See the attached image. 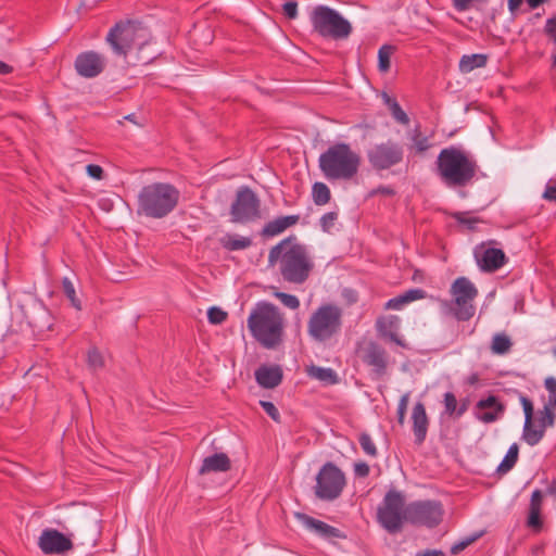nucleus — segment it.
<instances>
[{
  "label": "nucleus",
  "mask_w": 556,
  "mask_h": 556,
  "mask_svg": "<svg viewBox=\"0 0 556 556\" xmlns=\"http://www.w3.org/2000/svg\"><path fill=\"white\" fill-rule=\"evenodd\" d=\"M247 326L252 337L265 349H276L283 340V314L268 301H258L254 304Z\"/></svg>",
  "instance_id": "f257e3e1"
},
{
  "label": "nucleus",
  "mask_w": 556,
  "mask_h": 556,
  "mask_svg": "<svg viewBox=\"0 0 556 556\" xmlns=\"http://www.w3.org/2000/svg\"><path fill=\"white\" fill-rule=\"evenodd\" d=\"M407 304L406 301L404 300V296H403V293L397 295V296H394L392 299H390L387 304H386V308L388 309H393V311H400L403 308V306Z\"/></svg>",
  "instance_id": "603ef678"
},
{
  "label": "nucleus",
  "mask_w": 556,
  "mask_h": 556,
  "mask_svg": "<svg viewBox=\"0 0 556 556\" xmlns=\"http://www.w3.org/2000/svg\"><path fill=\"white\" fill-rule=\"evenodd\" d=\"M505 406L498 401V397L490 394L485 399H480L473 407V416L483 424H492L502 418Z\"/></svg>",
  "instance_id": "6ab92c4d"
},
{
  "label": "nucleus",
  "mask_w": 556,
  "mask_h": 556,
  "mask_svg": "<svg viewBox=\"0 0 556 556\" xmlns=\"http://www.w3.org/2000/svg\"><path fill=\"white\" fill-rule=\"evenodd\" d=\"M408 396H409V394L405 393L401 397V400L399 402V405H397V417H399V422L400 424H403L404 419H405V413H406V408H407Z\"/></svg>",
  "instance_id": "864d4df0"
},
{
  "label": "nucleus",
  "mask_w": 556,
  "mask_h": 556,
  "mask_svg": "<svg viewBox=\"0 0 556 556\" xmlns=\"http://www.w3.org/2000/svg\"><path fill=\"white\" fill-rule=\"evenodd\" d=\"M139 30L141 29L134 22H118L106 35V42L115 54L126 56L135 46L143 43L137 40Z\"/></svg>",
  "instance_id": "2eb2a0df"
},
{
  "label": "nucleus",
  "mask_w": 556,
  "mask_h": 556,
  "mask_svg": "<svg viewBox=\"0 0 556 556\" xmlns=\"http://www.w3.org/2000/svg\"><path fill=\"white\" fill-rule=\"evenodd\" d=\"M518 454H519V446L517 443H513L508 447L504 458L497 466L496 471L498 473H507L508 471H510L518 460Z\"/></svg>",
  "instance_id": "c85d7f7f"
},
{
  "label": "nucleus",
  "mask_w": 556,
  "mask_h": 556,
  "mask_svg": "<svg viewBox=\"0 0 556 556\" xmlns=\"http://www.w3.org/2000/svg\"><path fill=\"white\" fill-rule=\"evenodd\" d=\"M311 23L315 31L323 37L343 39L352 31L351 23L337 10L319 4L311 14Z\"/></svg>",
  "instance_id": "1a4fd4ad"
},
{
  "label": "nucleus",
  "mask_w": 556,
  "mask_h": 556,
  "mask_svg": "<svg viewBox=\"0 0 556 556\" xmlns=\"http://www.w3.org/2000/svg\"><path fill=\"white\" fill-rule=\"evenodd\" d=\"M452 301H442V313L455 317L458 321L469 320L476 312L472 304L478 295V289L467 277H458L451 286Z\"/></svg>",
  "instance_id": "423d86ee"
},
{
  "label": "nucleus",
  "mask_w": 556,
  "mask_h": 556,
  "mask_svg": "<svg viewBox=\"0 0 556 556\" xmlns=\"http://www.w3.org/2000/svg\"><path fill=\"white\" fill-rule=\"evenodd\" d=\"M358 442L365 454H367L370 457L377 456V447L368 433H361Z\"/></svg>",
  "instance_id": "58836bf2"
},
{
  "label": "nucleus",
  "mask_w": 556,
  "mask_h": 556,
  "mask_svg": "<svg viewBox=\"0 0 556 556\" xmlns=\"http://www.w3.org/2000/svg\"><path fill=\"white\" fill-rule=\"evenodd\" d=\"M543 199L547 201H556V184L548 182L543 192Z\"/></svg>",
  "instance_id": "4d7b16f0"
},
{
  "label": "nucleus",
  "mask_w": 556,
  "mask_h": 556,
  "mask_svg": "<svg viewBox=\"0 0 556 556\" xmlns=\"http://www.w3.org/2000/svg\"><path fill=\"white\" fill-rule=\"evenodd\" d=\"M390 113L395 122H397L401 125L407 126L409 124V117L406 114V112L401 108L399 102L392 103V108L390 110Z\"/></svg>",
  "instance_id": "79ce46f5"
},
{
  "label": "nucleus",
  "mask_w": 556,
  "mask_h": 556,
  "mask_svg": "<svg viewBox=\"0 0 556 556\" xmlns=\"http://www.w3.org/2000/svg\"><path fill=\"white\" fill-rule=\"evenodd\" d=\"M544 387L548 392V395H553L556 393V378L555 377H547L544 381Z\"/></svg>",
  "instance_id": "bf43d9fd"
},
{
  "label": "nucleus",
  "mask_w": 556,
  "mask_h": 556,
  "mask_svg": "<svg viewBox=\"0 0 556 556\" xmlns=\"http://www.w3.org/2000/svg\"><path fill=\"white\" fill-rule=\"evenodd\" d=\"M174 208V188L155 182L144 186L138 194L137 213L151 218H162Z\"/></svg>",
  "instance_id": "39448f33"
},
{
  "label": "nucleus",
  "mask_w": 556,
  "mask_h": 556,
  "mask_svg": "<svg viewBox=\"0 0 556 556\" xmlns=\"http://www.w3.org/2000/svg\"><path fill=\"white\" fill-rule=\"evenodd\" d=\"M283 223L285 228L287 229L290 226L295 225L299 222L300 216L299 215H287V216H280Z\"/></svg>",
  "instance_id": "052dcab7"
},
{
  "label": "nucleus",
  "mask_w": 556,
  "mask_h": 556,
  "mask_svg": "<svg viewBox=\"0 0 556 556\" xmlns=\"http://www.w3.org/2000/svg\"><path fill=\"white\" fill-rule=\"evenodd\" d=\"M443 506L435 500L414 501L406 505V521L413 526L434 528L443 518Z\"/></svg>",
  "instance_id": "4468645a"
},
{
  "label": "nucleus",
  "mask_w": 556,
  "mask_h": 556,
  "mask_svg": "<svg viewBox=\"0 0 556 556\" xmlns=\"http://www.w3.org/2000/svg\"><path fill=\"white\" fill-rule=\"evenodd\" d=\"M366 155L370 166L375 170L381 172L401 164L404 160L405 149L401 142L388 139L372 144Z\"/></svg>",
  "instance_id": "f8f14e48"
},
{
  "label": "nucleus",
  "mask_w": 556,
  "mask_h": 556,
  "mask_svg": "<svg viewBox=\"0 0 556 556\" xmlns=\"http://www.w3.org/2000/svg\"><path fill=\"white\" fill-rule=\"evenodd\" d=\"M260 405L265 410V413L275 421H278L280 418L279 410L275 406L273 402L269 401H260Z\"/></svg>",
  "instance_id": "8fccbe9b"
},
{
  "label": "nucleus",
  "mask_w": 556,
  "mask_h": 556,
  "mask_svg": "<svg viewBox=\"0 0 556 556\" xmlns=\"http://www.w3.org/2000/svg\"><path fill=\"white\" fill-rule=\"evenodd\" d=\"M369 466L366 463L355 464L354 472L358 477H367L369 475Z\"/></svg>",
  "instance_id": "13d9d810"
},
{
  "label": "nucleus",
  "mask_w": 556,
  "mask_h": 556,
  "mask_svg": "<svg viewBox=\"0 0 556 556\" xmlns=\"http://www.w3.org/2000/svg\"><path fill=\"white\" fill-rule=\"evenodd\" d=\"M38 546L43 554L61 555L73 548V542L62 532L47 528L42 530L38 539Z\"/></svg>",
  "instance_id": "f3484780"
},
{
  "label": "nucleus",
  "mask_w": 556,
  "mask_h": 556,
  "mask_svg": "<svg viewBox=\"0 0 556 556\" xmlns=\"http://www.w3.org/2000/svg\"><path fill=\"white\" fill-rule=\"evenodd\" d=\"M230 459L225 453H214L203 458L199 469L201 475L208 472H226L230 469Z\"/></svg>",
  "instance_id": "393cba45"
},
{
  "label": "nucleus",
  "mask_w": 556,
  "mask_h": 556,
  "mask_svg": "<svg viewBox=\"0 0 556 556\" xmlns=\"http://www.w3.org/2000/svg\"><path fill=\"white\" fill-rule=\"evenodd\" d=\"M408 139L412 143L410 149L416 153L421 154L428 151L431 148V142L428 136H424L419 128L416 127L408 134Z\"/></svg>",
  "instance_id": "cd10ccee"
},
{
  "label": "nucleus",
  "mask_w": 556,
  "mask_h": 556,
  "mask_svg": "<svg viewBox=\"0 0 556 556\" xmlns=\"http://www.w3.org/2000/svg\"><path fill=\"white\" fill-rule=\"evenodd\" d=\"M282 10L285 15L290 20H295L299 15L298 12V2L295 1H287L282 5Z\"/></svg>",
  "instance_id": "3c124183"
},
{
  "label": "nucleus",
  "mask_w": 556,
  "mask_h": 556,
  "mask_svg": "<svg viewBox=\"0 0 556 556\" xmlns=\"http://www.w3.org/2000/svg\"><path fill=\"white\" fill-rule=\"evenodd\" d=\"M404 300L406 303H410L417 300H422L427 296V292L420 288L409 289L403 292Z\"/></svg>",
  "instance_id": "49530a36"
},
{
  "label": "nucleus",
  "mask_w": 556,
  "mask_h": 556,
  "mask_svg": "<svg viewBox=\"0 0 556 556\" xmlns=\"http://www.w3.org/2000/svg\"><path fill=\"white\" fill-rule=\"evenodd\" d=\"M478 382H479V375L477 372H471L466 378V383L469 386H476V384H478Z\"/></svg>",
  "instance_id": "0e129e2a"
},
{
  "label": "nucleus",
  "mask_w": 556,
  "mask_h": 556,
  "mask_svg": "<svg viewBox=\"0 0 556 556\" xmlns=\"http://www.w3.org/2000/svg\"><path fill=\"white\" fill-rule=\"evenodd\" d=\"M475 258L482 271H495L505 264V253L497 248L475 249Z\"/></svg>",
  "instance_id": "aec40b11"
},
{
  "label": "nucleus",
  "mask_w": 556,
  "mask_h": 556,
  "mask_svg": "<svg viewBox=\"0 0 556 556\" xmlns=\"http://www.w3.org/2000/svg\"><path fill=\"white\" fill-rule=\"evenodd\" d=\"M299 518L302 520L303 525L325 540H332V539H344L345 535L342 533L341 530H339L336 527H332L321 520H318L316 518H313L311 516H307L305 514H300Z\"/></svg>",
  "instance_id": "4be33fe9"
},
{
  "label": "nucleus",
  "mask_w": 556,
  "mask_h": 556,
  "mask_svg": "<svg viewBox=\"0 0 556 556\" xmlns=\"http://www.w3.org/2000/svg\"><path fill=\"white\" fill-rule=\"evenodd\" d=\"M522 1L523 0H508V10L513 15H515L516 10L519 8Z\"/></svg>",
  "instance_id": "e2e57ef3"
},
{
  "label": "nucleus",
  "mask_w": 556,
  "mask_h": 556,
  "mask_svg": "<svg viewBox=\"0 0 556 556\" xmlns=\"http://www.w3.org/2000/svg\"><path fill=\"white\" fill-rule=\"evenodd\" d=\"M338 219V214L336 212L325 213L320 219L319 225L324 232H330L334 226L336 220Z\"/></svg>",
  "instance_id": "37998d69"
},
{
  "label": "nucleus",
  "mask_w": 556,
  "mask_h": 556,
  "mask_svg": "<svg viewBox=\"0 0 556 556\" xmlns=\"http://www.w3.org/2000/svg\"><path fill=\"white\" fill-rule=\"evenodd\" d=\"M377 521L389 533H397L406 521L404 495L397 490H389L377 508Z\"/></svg>",
  "instance_id": "9d476101"
},
{
  "label": "nucleus",
  "mask_w": 556,
  "mask_h": 556,
  "mask_svg": "<svg viewBox=\"0 0 556 556\" xmlns=\"http://www.w3.org/2000/svg\"><path fill=\"white\" fill-rule=\"evenodd\" d=\"M513 342L506 333H495L492 338L491 350L493 354L505 355L509 352Z\"/></svg>",
  "instance_id": "c756f323"
},
{
  "label": "nucleus",
  "mask_w": 556,
  "mask_h": 556,
  "mask_svg": "<svg viewBox=\"0 0 556 556\" xmlns=\"http://www.w3.org/2000/svg\"><path fill=\"white\" fill-rule=\"evenodd\" d=\"M13 72V67L2 61H0V74L8 75Z\"/></svg>",
  "instance_id": "338daca9"
},
{
  "label": "nucleus",
  "mask_w": 556,
  "mask_h": 556,
  "mask_svg": "<svg viewBox=\"0 0 556 556\" xmlns=\"http://www.w3.org/2000/svg\"><path fill=\"white\" fill-rule=\"evenodd\" d=\"M481 536V533H475L472 535H469L465 538L464 540L453 544L451 546V554L456 555L463 549H465L468 545L473 543L476 540H478Z\"/></svg>",
  "instance_id": "c03bdc74"
},
{
  "label": "nucleus",
  "mask_w": 556,
  "mask_h": 556,
  "mask_svg": "<svg viewBox=\"0 0 556 556\" xmlns=\"http://www.w3.org/2000/svg\"><path fill=\"white\" fill-rule=\"evenodd\" d=\"M227 318V313L223 311L220 307L211 306L207 309V320L212 325H220Z\"/></svg>",
  "instance_id": "a19ab883"
},
{
  "label": "nucleus",
  "mask_w": 556,
  "mask_h": 556,
  "mask_svg": "<svg viewBox=\"0 0 556 556\" xmlns=\"http://www.w3.org/2000/svg\"><path fill=\"white\" fill-rule=\"evenodd\" d=\"M286 228L283 226L281 217H277L270 222H268L262 229V235L264 237H275L282 231H285Z\"/></svg>",
  "instance_id": "f704fd0d"
},
{
  "label": "nucleus",
  "mask_w": 556,
  "mask_h": 556,
  "mask_svg": "<svg viewBox=\"0 0 556 556\" xmlns=\"http://www.w3.org/2000/svg\"><path fill=\"white\" fill-rule=\"evenodd\" d=\"M308 377L318 380L325 386H333L339 382V376L337 371L330 367H320L312 365L307 369Z\"/></svg>",
  "instance_id": "a878e982"
},
{
  "label": "nucleus",
  "mask_w": 556,
  "mask_h": 556,
  "mask_svg": "<svg viewBox=\"0 0 556 556\" xmlns=\"http://www.w3.org/2000/svg\"><path fill=\"white\" fill-rule=\"evenodd\" d=\"M88 367L93 371L101 369L104 366V359L98 349L92 348L87 354Z\"/></svg>",
  "instance_id": "4c0bfd02"
},
{
  "label": "nucleus",
  "mask_w": 556,
  "mask_h": 556,
  "mask_svg": "<svg viewBox=\"0 0 556 556\" xmlns=\"http://www.w3.org/2000/svg\"><path fill=\"white\" fill-rule=\"evenodd\" d=\"M527 525L531 528H540L542 526L540 507H529Z\"/></svg>",
  "instance_id": "a18cd8bd"
},
{
  "label": "nucleus",
  "mask_w": 556,
  "mask_h": 556,
  "mask_svg": "<svg viewBox=\"0 0 556 556\" xmlns=\"http://www.w3.org/2000/svg\"><path fill=\"white\" fill-rule=\"evenodd\" d=\"M256 382L265 389H274L282 381V370L278 365H262L255 370Z\"/></svg>",
  "instance_id": "5701e85b"
},
{
  "label": "nucleus",
  "mask_w": 556,
  "mask_h": 556,
  "mask_svg": "<svg viewBox=\"0 0 556 556\" xmlns=\"http://www.w3.org/2000/svg\"><path fill=\"white\" fill-rule=\"evenodd\" d=\"M62 288H63L64 294L71 301V304L73 305V307H75L76 309L80 311L81 309V303H80V301L76 296L75 287H74V285H73V282L71 281L70 278H67V277L63 278V280H62Z\"/></svg>",
  "instance_id": "72a5a7b5"
},
{
  "label": "nucleus",
  "mask_w": 556,
  "mask_h": 556,
  "mask_svg": "<svg viewBox=\"0 0 556 556\" xmlns=\"http://www.w3.org/2000/svg\"><path fill=\"white\" fill-rule=\"evenodd\" d=\"M543 496H544L543 491L535 489L531 494L529 507H540L541 508Z\"/></svg>",
  "instance_id": "6e6d98bb"
},
{
  "label": "nucleus",
  "mask_w": 556,
  "mask_h": 556,
  "mask_svg": "<svg viewBox=\"0 0 556 556\" xmlns=\"http://www.w3.org/2000/svg\"><path fill=\"white\" fill-rule=\"evenodd\" d=\"M391 325H387V323L383 320L377 321V330L382 337L388 338L390 341L394 342L400 346H404L405 344L403 340L399 338V336L395 332L391 331L389 329Z\"/></svg>",
  "instance_id": "e433bc0d"
},
{
  "label": "nucleus",
  "mask_w": 556,
  "mask_h": 556,
  "mask_svg": "<svg viewBox=\"0 0 556 556\" xmlns=\"http://www.w3.org/2000/svg\"><path fill=\"white\" fill-rule=\"evenodd\" d=\"M274 295L288 308L290 309H298L300 307V300L298 299V296L293 295V294H290V293H286V292H281V291H277L274 293Z\"/></svg>",
  "instance_id": "ea45409f"
},
{
  "label": "nucleus",
  "mask_w": 556,
  "mask_h": 556,
  "mask_svg": "<svg viewBox=\"0 0 556 556\" xmlns=\"http://www.w3.org/2000/svg\"><path fill=\"white\" fill-rule=\"evenodd\" d=\"M422 556H445V554L440 549H434L425 552Z\"/></svg>",
  "instance_id": "774afa93"
},
{
  "label": "nucleus",
  "mask_w": 556,
  "mask_h": 556,
  "mask_svg": "<svg viewBox=\"0 0 556 556\" xmlns=\"http://www.w3.org/2000/svg\"><path fill=\"white\" fill-rule=\"evenodd\" d=\"M383 103L391 110L392 103L397 102L396 99L390 97L387 92L382 93Z\"/></svg>",
  "instance_id": "69168bd1"
},
{
  "label": "nucleus",
  "mask_w": 556,
  "mask_h": 556,
  "mask_svg": "<svg viewBox=\"0 0 556 556\" xmlns=\"http://www.w3.org/2000/svg\"><path fill=\"white\" fill-rule=\"evenodd\" d=\"M444 408L448 415H455L457 409V401L452 392H445L444 394Z\"/></svg>",
  "instance_id": "09e8293b"
},
{
  "label": "nucleus",
  "mask_w": 556,
  "mask_h": 556,
  "mask_svg": "<svg viewBox=\"0 0 556 556\" xmlns=\"http://www.w3.org/2000/svg\"><path fill=\"white\" fill-rule=\"evenodd\" d=\"M488 58L482 53L464 54L459 61V71L468 74L476 68L485 66Z\"/></svg>",
  "instance_id": "bb28decb"
},
{
  "label": "nucleus",
  "mask_w": 556,
  "mask_h": 556,
  "mask_svg": "<svg viewBox=\"0 0 556 556\" xmlns=\"http://www.w3.org/2000/svg\"><path fill=\"white\" fill-rule=\"evenodd\" d=\"M86 170L87 174L93 179L101 180L103 178L104 172L102 167L97 164H88Z\"/></svg>",
  "instance_id": "5fc2aeb1"
},
{
  "label": "nucleus",
  "mask_w": 556,
  "mask_h": 556,
  "mask_svg": "<svg viewBox=\"0 0 556 556\" xmlns=\"http://www.w3.org/2000/svg\"><path fill=\"white\" fill-rule=\"evenodd\" d=\"M106 66V59L99 52L89 50L79 53L74 62L76 73L84 78L99 76Z\"/></svg>",
  "instance_id": "dca6fc26"
},
{
  "label": "nucleus",
  "mask_w": 556,
  "mask_h": 556,
  "mask_svg": "<svg viewBox=\"0 0 556 556\" xmlns=\"http://www.w3.org/2000/svg\"><path fill=\"white\" fill-rule=\"evenodd\" d=\"M359 165V154L345 142L329 146L318 157L319 169L327 180H351Z\"/></svg>",
  "instance_id": "20e7f679"
},
{
  "label": "nucleus",
  "mask_w": 556,
  "mask_h": 556,
  "mask_svg": "<svg viewBox=\"0 0 556 556\" xmlns=\"http://www.w3.org/2000/svg\"><path fill=\"white\" fill-rule=\"evenodd\" d=\"M545 483H546V489L543 492V494L556 497V479H553L551 482L545 480Z\"/></svg>",
  "instance_id": "680f3d73"
},
{
  "label": "nucleus",
  "mask_w": 556,
  "mask_h": 556,
  "mask_svg": "<svg viewBox=\"0 0 556 556\" xmlns=\"http://www.w3.org/2000/svg\"><path fill=\"white\" fill-rule=\"evenodd\" d=\"M345 484L344 472L334 463L327 462L316 476L314 492L317 498L332 502L342 494Z\"/></svg>",
  "instance_id": "9b49d317"
},
{
  "label": "nucleus",
  "mask_w": 556,
  "mask_h": 556,
  "mask_svg": "<svg viewBox=\"0 0 556 556\" xmlns=\"http://www.w3.org/2000/svg\"><path fill=\"white\" fill-rule=\"evenodd\" d=\"M330 189L329 187L320 181H317L312 187V198L316 205H325L330 200Z\"/></svg>",
  "instance_id": "2f4dec72"
},
{
  "label": "nucleus",
  "mask_w": 556,
  "mask_h": 556,
  "mask_svg": "<svg viewBox=\"0 0 556 556\" xmlns=\"http://www.w3.org/2000/svg\"><path fill=\"white\" fill-rule=\"evenodd\" d=\"M412 419L415 443L421 444L426 440L428 431V417L426 414V408L421 402H417L414 405Z\"/></svg>",
  "instance_id": "b1692460"
},
{
  "label": "nucleus",
  "mask_w": 556,
  "mask_h": 556,
  "mask_svg": "<svg viewBox=\"0 0 556 556\" xmlns=\"http://www.w3.org/2000/svg\"><path fill=\"white\" fill-rule=\"evenodd\" d=\"M251 244L252 239L250 237L231 235L227 237L223 245L228 251H241L249 248Z\"/></svg>",
  "instance_id": "7c9ffc66"
},
{
  "label": "nucleus",
  "mask_w": 556,
  "mask_h": 556,
  "mask_svg": "<svg viewBox=\"0 0 556 556\" xmlns=\"http://www.w3.org/2000/svg\"><path fill=\"white\" fill-rule=\"evenodd\" d=\"M342 328V309L334 304L317 307L307 321V333L315 342L325 343Z\"/></svg>",
  "instance_id": "0eeeda50"
},
{
  "label": "nucleus",
  "mask_w": 556,
  "mask_h": 556,
  "mask_svg": "<svg viewBox=\"0 0 556 556\" xmlns=\"http://www.w3.org/2000/svg\"><path fill=\"white\" fill-rule=\"evenodd\" d=\"M24 317L35 331L43 332L52 327V316L41 301H30L24 307Z\"/></svg>",
  "instance_id": "a211bd4d"
},
{
  "label": "nucleus",
  "mask_w": 556,
  "mask_h": 556,
  "mask_svg": "<svg viewBox=\"0 0 556 556\" xmlns=\"http://www.w3.org/2000/svg\"><path fill=\"white\" fill-rule=\"evenodd\" d=\"M519 402L522 406L525 422L522 427L521 439L530 446L538 445L545 435L548 427L555 424L556 414L552 406L545 404L542 409L538 410V424H533V403L522 393H519Z\"/></svg>",
  "instance_id": "6e6552de"
},
{
  "label": "nucleus",
  "mask_w": 556,
  "mask_h": 556,
  "mask_svg": "<svg viewBox=\"0 0 556 556\" xmlns=\"http://www.w3.org/2000/svg\"><path fill=\"white\" fill-rule=\"evenodd\" d=\"M544 33L556 46V14L546 20L544 25Z\"/></svg>",
  "instance_id": "de8ad7c7"
},
{
  "label": "nucleus",
  "mask_w": 556,
  "mask_h": 556,
  "mask_svg": "<svg viewBox=\"0 0 556 556\" xmlns=\"http://www.w3.org/2000/svg\"><path fill=\"white\" fill-rule=\"evenodd\" d=\"M453 218L460 225L466 226L469 230H475L480 219L476 216H471L467 212H456L453 214Z\"/></svg>",
  "instance_id": "c9c22d12"
},
{
  "label": "nucleus",
  "mask_w": 556,
  "mask_h": 556,
  "mask_svg": "<svg viewBox=\"0 0 556 556\" xmlns=\"http://www.w3.org/2000/svg\"><path fill=\"white\" fill-rule=\"evenodd\" d=\"M295 237H288L273 247L268 254L269 264L279 261L283 280L291 283H303L314 266L306 248L296 243Z\"/></svg>",
  "instance_id": "f03ea898"
},
{
  "label": "nucleus",
  "mask_w": 556,
  "mask_h": 556,
  "mask_svg": "<svg viewBox=\"0 0 556 556\" xmlns=\"http://www.w3.org/2000/svg\"><path fill=\"white\" fill-rule=\"evenodd\" d=\"M231 222L247 224L261 217V200L248 186H241L230 206Z\"/></svg>",
  "instance_id": "ddd939ff"
},
{
  "label": "nucleus",
  "mask_w": 556,
  "mask_h": 556,
  "mask_svg": "<svg viewBox=\"0 0 556 556\" xmlns=\"http://www.w3.org/2000/svg\"><path fill=\"white\" fill-rule=\"evenodd\" d=\"M394 47L391 45H383L378 50V70L380 73L389 72L391 67V55L394 52Z\"/></svg>",
  "instance_id": "473e14b6"
},
{
  "label": "nucleus",
  "mask_w": 556,
  "mask_h": 556,
  "mask_svg": "<svg viewBox=\"0 0 556 556\" xmlns=\"http://www.w3.org/2000/svg\"><path fill=\"white\" fill-rule=\"evenodd\" d=\"M363 361L372 369L376 378H381L387 372L388 357L386 350L376 342H370L365 349Z\"/></svg>",
  "instance_id": "412c9836"
},
{
  "label": "nucleus",
  "mask_w": 556,
  "mask_h": 556,
  "mask_svg": "<svg viewBox=\"0 0 556 556\" xmlns=\"http://www.w3.org/2000/svg\"><path fill=\"white\" fill-rule=\"evenodd\" d=\"M477 163L460 146L443 148L435 161V174L446 187H465L476 176Z\"/></svg>",
  "instance_id": "7ed1b4c3"
}]
</instances>
